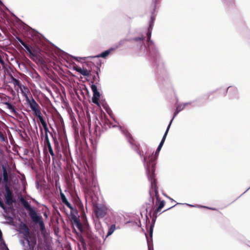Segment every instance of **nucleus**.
I'll use <instances>...</instances> for the list:
<instances>
[{
  "label": "nucleus",
  "instance_id": "f257e3e1",
  "mask_svg": "<svg viewBox=\"0 0 250 250\" xmlns=\"http://www.w3.org/2000/svg\"><path fill=\"white\" fill-rule=\"evenodd\" d=\"M161 148L157 147L156 150L155 155L153 153H147L144 157L143 162L146 169V173L147 175L148 180L151 186L149 190L150 201V202L146 208V211L149 214H151L154 205V196L156 199V203L159 201V196L158 188L157 187L156 180L154 178V171L155 163V161L159 155Z\"/></svg>",
  "mask_w": 250,
  "mask_h": 250
},
{
  "label": "nucleus",
  "instance_id": "f03ea898",
  "mask_svg": "<svg viewBox=\"0 0 250 250\" xmlns=\"http://www.w3.org/2000/svg\"><path fill=\"white\" fill-rule=\"evenodd\" d=\"M20 89L25 97L27 104L33 113L41 109L40 106L31 95L29 89L26 85H23Z\"/></svg>",
  "mask_w": 250,
  "mask_h": 250
},
{
  "label": "nucleus",
  "instance_id": "7ed1b4c3",
  "mask_svg": "<svg viewBox=\"0 0 250 250\" xmlns=\"http://www.w3.org/2000/svg\"><path fill=\"white\" fill-rule=\"evenodd\" d=\"M158 0H152V4L153 7V12H152V15L151 16L150 21L149 22V26L148 27L147 31L146 33V36L147 37L148 39V43L149 46L150 45H153V42L150 40L151 33L153 27L154 26V22L155 19V15H154V13L155 11V9L156 8L157 6V3Z\"/></svg>",
  "mask_w": 250,
  "mask_h": 250
},
{
  "label": "nucleus",
  "instance_id": "20e7f679",
  "mask_svg": "<svg viewBox=\"0 0 250 250\" xmlns=\"http://www.w3.org/2000/svg\"><path fill=\"white\" fill-rule=\"evenodd\" d=\"M21 201L24 208L28 211L29 215L33 222L35 223H40L41 221V218L37 214L35 209L31 207L28 202L23 198H21Z\"/></svg>",
  "mask_w": 250,
  "mask_h": 250
},
{
  "label": "nucleus",
  "instance_id": "39448f33",
  "mask_svg": "<svg viewBox=\"0 0 250 250\" xmlns=\"http://www.w3.org/2000/svg\"><path fill=\"white\" fill-rule=\"evenodd\" d=\"M98 185L97 180L93 173L85 176L84 187L87 191L92 190L93 188H96Z\"/></svg>",
  "mask_w": 250,
  "mask_h": 250
},
{
  "label": "nucleus",
  "instance_id": "423d86ee",
  "mask_svg": "<svg viewBox=\"0 0 250 250\" xmlns=\"http://www.w3.org/2000/svg\"><path fill=\"white\" fill-rule=\"evenodd\" d=\"M34 115L39 119L40 123L42 124L43 129L44 130L45 134H48V133L51 135L52 137H53V134L52 132H49L48 128L47 127V124L45 120L43 119V116H42L41 109L33 113Z\"/></svg>",
  "mask_w": 250,
  "mask_h": 250
},
{
  "label": "nucleus",
  "instance_id": "0eeeda50",
  "mask_svg": "<svg viewBox=\"0 0 250 250\" xmlns=\"http://www.w3.org/2000/svg\"><path fill=\"white\" fill-rule=\"evenodd\" d=\"M93 210L95 215L98 218H103L106 213L107 208L102 204H97L94 206Z\"/></svg>",
  "mask_w": 250,
  "mask_h": 250
},
{
  "label": "nucleus",
  "instance_id": "6e6552de",
  "mask_svg": "<svg viewBox=\"0 0 250 250\" xmlns=\"http://www.w3.org/2000/svg\"><path fill=\"white\" fill-rule=\"evenodd\" d=\"M4 187L6 191V193L4 195V197L6 200V203L8 205H12L14 202L12 192L10 190L7 184L5 185Z\"/></svg>",
  "mask_w": 250,
  "mask_h": 250
},
{
  "label": "nucleus",
  "instance_id": "1a4fd4ad",
  "mask_svg": "<svg viewBox=\"0 0 250 250\" xmlns=\"http://www.w3.org/2000/svg\"><path fill=\"white\" fill-rule=\"evenodd\" d=\"M91 90L93 93V97L92 98V102L98 105H99V99L100 97V92L98 91L97 87L95 84H92L91 86Z\"/></svg>",
  "mask_w": 250,
  "mask_h": 250
},
{
  "label": "nucleus",
  "instance_id": "9d476101",
  "mask_svg": "<svg viewBox=\"0 0 250 250\" xmlns=\"http://www.w3.org/2000/svg\"><path fill=\"white\" fill-rule=\"evenodd\" d=\"M3 104L6 106V108L9 110L11 114L16 115L18 114L14 106L8 102H5L3 103Z\"/></svg>",
  "mask_w": 250,
  "mask_h": 250
},
{
  "label": "nucleus",
  "instance_id": "9b49d317",
  "mask_svg": "<svg viewBox=\"0 0 250 250\" xmlns=\"http://www.w3.org/2000/svg\"><path fill=\"white\" fill-rule=\"evenodd\" d=\"M61 198L62 202L65 205L69 208L71 210H74V208L70 204V203L67 201L65 195L61 191L60 192Z\"/></svg>",
  "mask_w": 250,
  "mask_h": 250
},
{
  "label": "nucleus",
  "instance_id": "f8f14e48",
  "mask_svg": "<svg viewBox=\"0 0 250 250\" xmlns=\"http://www.w3.org/2000/svg\"><path fill=\"white\" fill-rule=\"evenodd\" d=\"M145 37H138V38H134L133 39H124L120 41L119 42V45H122L124 44L125 42L128 41V42H131V41H135V42H139L140 43L143 42L144 40L145 39Z\"/></svg>",
  "mask_w": 250,
  "mask_h": 250
},
{
  "label": "nucleus",
  "instance_id": "ddd939ff",
  "mask_svg": "<svg viewBox=\"0 0 250 250\" xmlns=\"http://www.w3.org/2000/svg\"><path fill=\"white\" fill-rule=\"evenodd\" d=\"M27 36L32 41L35 42V39L38 36V33L32 29H30L27 32Z\"/></svg>",
  "mask_w": 250,
  "mask_h": 250
},
{
  "label": "nucleus",
  "instance_id": "4468645a",
  "mask_svg": "<svg viewBox=\"0 0 250 250\" xmlns=\"http://www.w3.org/2000/svg\"><path fill=\"white\" fill-rule=\"evenodd\" d=\"M170 126H171V123H169V124H168V126L167 127V129H166V130L165 131V134H164V136H163V137L162 138V139L161 142L160 143V144H159V146H158V147H159L160 148H162V146H163L164 145V142L165 141V140H166V137L167 136V134L168 133V132L169 131V128L170 127Z\"/></svg>",
  "mask_w": 250,
  "mask_h": 250
},
{
  "label": "nucleus",
  "instance_id": "2eb2a0df",
  "mask_svg": "<svg viewBox=\"0 0 250 250\" xmlns=\"http://www.w3.org/2000/svg\"><path fill=\"white\" fill-rule=\"evenodd\" d=\"M170 126H171V123H169V124H168V126L167 127V129H166V130L165 131V134H164V136H163V137L162 138V139L161 142L160 143V144H159V146H158V147H159L160 148H162V146H163L164 145V142L165 141V140H166V137L167 136V134L168 133V132L169 131V128L170 127Z\"/></svg>",
  "mask_w": 250,
  "mask_h": 250
},
{
  "label": "nucleus",
  "instance_id": "dca6fc26",
  "mask_svg": "<svg viewBox=\"0 0 250 250\" xmlns=\"http://www.w3.org/2000/svg\"><path fill=\"white\" fill-rule=\"evenodd\" d=\"M114 50H115L114 48H110L109 49H107V50L104 51L102 53L97 55L96 56H95V57L105 58L111 53V51H112Z\"/></svg>",
  "mask_w": 250,
  "mask_h": 250
},
{
  "label": "nucleus",
  "instance_id": "f3484780",
  "mask_svg": "<svg viewBox=\"0 0 250 250\" xmlns=\"http://www.w3.org/2000/svg\"><path fill=\"white\" fill-rule=\"evenodd\" d=\"M73 225L80 231H82L83 227L79 220L76 217L73 218Z\"/></svg>",
  "mask_w": 250,
  "mask_h": 250
},
{
  "label": "nucleus",
  "instance_id": "a211bd4d",
  "mask_svg": "<svg viewBox=\"0 0 250 250\" xmlns=\"http://www.w3.org/2000/svg\"><path fill=\"white\" fill-rule=\"evenodd\" d=\"M76 70L77 72L84 76L89 77L90 75V71L87 70V69L80 67L77 68Z\"/></svg>",
  "mask_w": 250,
  "mask_h": 250
},
{
  "label": "nucleus",
  "instance_id": "6ab92c4d",
  "mask_svg": "<svg viewBox=\"0 0 250 250\" xmlns=\"http://www.w3.org/2000/svg\"><path fill=\"white\" fill-rule=\"evenodd\" d=\"M120 129V130L122 132V133L125 136L128 141L130 142V143H132L131 142V137L130 133L125 130H124L121 126H118Z\"/></svg>",
  "mask_w": 250,
  "mask_h": 250
},
{
  "label": "nucleus",
  "instance_id": "aec40b11",
  "mask_svg": "<svg viewBox=\"0 0 250 250\" xmlns=\"http://www.w3.org/2000/svg\"><path fill=\"white\" fill-rule=\"evenodd\" d=\"M116 229V225L115 224L111 225L108 228V232L106 236H105L104 240L107 238L109 236L111 235Z\"/></svg>",
  "mask_w": 250,
  "mask_h": 250
},
{
  "label": "nucleus",
  "instance_id": "412c9836",
  "mask_svg": "<svg viewBox=\"0 0 250 250\" xmlns=\"http://www.w3.org/2000/svg\"><path fill=\"white\" fill-rule=\"evenodd\" d=\"M23 46L25 48V51L29 54L31 58L36 57V55L32 52L29 46L25 44L24 46Z\"/></svg>",
  "mask_w": 250,
  "mask_h": 250
},
{
  "label": "nucleus",
  "instance_id": "4be33fe9",
  "mask_svg": "<svg viewBox=\"0 0 250 250\" xmlns=\"http://www.w3.org/2000/svg\"><path fill=\"white\" fill-rule=\"evenodd\" d=\"M191 103L190 102V103H185L183 104H179L177 106L176 108L178 109L179 111H181L186 107V105L189 104Z\"/></svg>",
  "mask_w": 250,
  "mask_h": 250
},
{
  "label": "nucleus",
  "instance_id": "5701e85b",
  "mask_svg": "<svg viewBox=\"0 0 250 250\" xmlns=\"http://www.w3.org/2000/svg\"><path fill=\"white\" fill-rule=\"evenodd\" d=\"M164 204H165V203H164V201H161L160 204H159V206L158 207L157 209L154 210V212H156L159 211L161 209H162L164 207Z\"/></svg>",
  "mask_w": 250,
  "mask_h": 250
},
{
  "label": "nucleus",
  "instance_id": "b1692460",
  "mask_svg": "<svg viewBox=\"0 0 250 250\" xmlns=\"http://www.w3.org/2000/svg\"><path fill=\"white\" fill-rule=\"evenodd\" d=\"M14 83L15 84V85H16V86H18L19 88H20L23 85L21 84L20 82V81H19L18 80L16 79H14Z\"/></svg>",
  "mask_w": 250,
  "mask_h": 250
},
{
  "label": "nucleus",
  "instance_id": "393cba45",
  "mask_svg": "<svg viewBox=\"0 0 250 250\" xmlns=\"http://www.w3.org/2000/svg\"><path fill=\"white\" fill-rule=\"evenodd\" d=\"M2 172H3V177H8V173H7V169H6V167L4 166H2Z\"/></svg>",
  "mask_w": 250,
  "mask_h": 250
},
{
  "label": "nucleus",
  "instance_id": "a878e982",
  "mask_svg": "<svg viewBox=\"0 0 250 250\" xmlns=\"http://www.w3.org/2000/svg\"><path fill=\"white\" fill-rule=\"evenodd\" d=\"M105 123L107 124V126L109 127H115L117 126L116 125H112V123L109 121L108 120H105Z\"/></svg>",
  "mask_w": 250,
  "mask_h": 250
},
{
  "label": "nucleus",
  "instance_id": "bb28decb",
  "mask_svg": "<svg viewBox=\"0 0 250 250\" xmlns=\"http://www.w3.org/2000/svg\"><path fill=\"white\" fill-rule=\"evenodd\" d=\"M0 243H1V244H3L4 246H6V244H5L3 239H2V232L0 229Z\"/></svg>",
  "mask_w": 250,
  "mask_h": 250
},
{
  "label": "nucleus",
  "instance_id": "cd10ccee",
  "mask_svg": "<svg viewBox=\"0 0 250 250\" xmlns=\"http://www.w3.org/2000/svg\"><path fill=\"white\" fill-rule=\"evenodd\" d=\"M179 112H180V111H179L178 109L176 108L175 111L174 112V116H173V118H172V119L170 120L169 123H171V124H172L173 120H174L175 117L176 116V115L178 114V113Z\"/></svg>",
  "mask_w": 250,
  "mask_h": 250
},
{
  "label": "nucleus",
  "instance_id": "c85d7f7f",
  "mask_svg": "<svg viewBox=\"0 0 250 250\" xmlns=\"http://www.w3.org/2000/svg\"><path fill=\"white\" fill-rule=\"evenodd\" d=\"M49 139L48 137V134H44V145L49 142Z\"/></svg>",
  "mask_w": 250,
  "mask_h": 250
},
{
  "label": "nucleus",
  "instance_id": "c756f323",
  "mask_svg": "<svg viewBox=\"0 0 250 250\" xmlns=\"http://www.w3.org/2000/svg\"><path fill=\"white\" fill-rule=\"evenodd\" d=\"M17 40L22 45V46H24V45L26 44L22 39H21L19 37H17Z\"/></svg>",
  "mask_w": 250,
  "mask_h": 250
},
{
  "label": "nucleus",
  "instance_id": "7c9ffc66",
  "mask_svg": "<svg viewBox=\"0 0 250 250\" xmlns=\"http://www.w3.org/2000/svg\"><path fill=\"white\" fill-rule=\"evenodd\" d=\"M44 146H45V147H47V148H48V149H50V148H52V146H51V143H50V142H48V143H46V144H44Z\"/></svg>",
  "mask_w": 250,
  "mask_h": 250
},
{
  "label": "nucleus",
  "instance_id": "2f4dec72",
  "mask_svg": "<svg viewBox=\"0 0 250 250\" xmlns=\"http://www.w3.org/2000/svg\"><path fill=\"white\" fill-rule=\"evenodd\" d=\"M48 151H49L50 154H51V155L52 157H54L55 156V154H54V153L53 152L52 148L49 149Z\"/></svg>",
  "mask_w": 250,
  "mask_h": 250
},
{
  "label": "nucleus",
  "instance_id": "473e14b6",
  "mask_svg": "<svg viewBox=\"0 0 250 250\" xmlns=\"http://www.w3.org/2000/svg\"><path fill=\"white\" fill-rule=\"evenodd\" d=\"M3 182L5 183V185L6 184L7 185V182L8 181V177H3Z\"/></svg>",
  "mask_w": 250,
  "mask_h": 250
},
{
  "label": "nucleus",
  "instance_id": "72a5a7b5",
  "mask_svg": "<svg viewBox=\"0 0 250 250\" xmlns=\"http://www.w3.org/2000/svg\"><path fill=\"white\" fill-rule=\"evenodd\" d=\"M0 207L2 208L4 210H5V208L3 202L0 200Z\"/></svg>",
  "mask_w": 250,
  "mask_h": 250
},
{
  "label": "nucleus",
  "instance_id": "f704fd0d",
  "mask_svg": "<svg viewBox=\"0 0 250 250\" xmlns=\"http://www.w3.org/2000/svg\"><path fill=\"white\" fill-rule=\"evenodd\" d=\"M0 139L2 141H4L5 140L4 137L3 135L2 134V133L0 131Z\"/></svg>",
  "mask_w": 250,
  "mask_h": 250
},
{
  "label": "nucleus",
  "instance_id": "c9c22d12",
  "mask_svg": "<svg viewBox=\"0 0 250 250\" xmlns=\"http://www.w3.org/2000/svg\"><path fill=\"white\" fill-rule=\"evenodd\" d=\"M152 233H153V228H152V226H151L150 227V229H149V234H150V236L151 237H152Z\"/></svg>",
  "mask_w": 250,
  "mask_h": 250
},
{
  "label": "nucleus",
  "instance_id": "e433bc0d",
  "mask_svg": "<svg viewBox=\"0 0 250 250\" xmlns=\"http://www.w3.org/2000/svg\"><path fill=\"white\" fill-rule=\"evenodd\" d=\"M198 207H201V208H209V209H212V210H215V208H208V207H206L205 206H197Z\"/></svg>",
  "mask_w": 250,
  "mask_h": 250
},
{
  "label": "nucleus",
  "instance_id": "4c0bfd02",
  "mask_svg": "<svg viewBox=\"0 0 250 250\" xmlns=\"http://www.w3.org/2000/svg\"><path fill=\"white\" fill-rule=\"evenodd\" d=\"M186 205H187V206H189V207H196V206H195L192 205L188 204H186Z\"/></svg>",
  "mask_w": 250,
  "mask_h": 250
},
{
  "label": "nucleus",
  "instance_id": "58836bf2",
  "mask_svg": "<svg viewBox=\"0 0 250 250\" xmlns=\"http://www.w3.org/2000/svg\"><path fill=\"white\" fill-rule=\"evenodd\" d=\"M73 58L75 60H77L78 61V59L79 58L78 57H74ZM79 59H82L81 58H79Z\"/></svg>",
  "mask_w": 250,
  "mask_h": 250
},
{
  "label": "nucleus",
  "instance_id": "ea45409f",
  "mask_svg": "<svg viewBox=\"0 0 250 250\" xmlns=\"http://www.w3.org/2000/svg\"><path fill=\"white\" fill-rule=\"evenodd\" d=\"M0 5H3V3L1 0H0Z\"/></svg>",
  "mask_w": 250,
  "mask_h": 250
},
{
  "label": "nucleus",
  "instance_id": "a19ab883",
  "mask_svg": "<svg viewBox=\"0 0 250 250\" xmlns=\"http://www.w3.org/2000/svg\"><path fill=\"white\" fill-rule=\"evenodd\" d=\"M108 114H109V115H110V112H111V111L110 109H109V111H107Z\"/></svg>",
  "mask_w": 250,
  "mask_h": 250
},
{
  "label": "nucleus",
  "instance_id": "79ce46f5",
  "mask_svg": "<svg viewBox=\"0 0 250 250\" xmlns=\"http://www.w3.org/2000/svg\"><path fill=\"white\" fill-rule=\"evenodd\" d=\"M148 250H150V245L148 244Z\"/></svg>",
  "mask_w": 250,
  "mask_h": 250
},
{
  "label": "nucleus",
  "instance_id": "37998d69",
  "mask_svg": "<svg viewBox=\"0 0 250 250\" xmlns=\"http://www.w3.org/2000/svg\"><path fill=\"white\" fill-rule=\"evenodd\" d=\"M250 188H250H249L247 190H246V191H245L243 193H245V192H246L248 190H249Z\"/></svg>",
  "mask_w": 250,
  "mask_h": 250
},
{
  "label": "nucleus",
  "instance_id": "c03bdc74",
  "mask_svg": "<svg viewBox=\"0 0 250 250\" xmlns=\"http://www.w3.org/2000/svg\"><path fill=\"white\" fill-rule=\"evenodd\" d=\"M168 198H169L170 200H172V201H174L172 199H171V198H170V197H168Z\"/></svg>",
  "mask_w": 250,
  "mask_h": 250
},
{
  "label": "nucleus",
  "instance_id": "a18cd8bd",
  "mask_svg": "<svg viewBox=\"0 0 250 250\" xmlns=\"http://www.w3.org/2000/svg\"><path fill=\"white\" fill-rule=\"evenodd\" d=\"M148 51H149L150 52V47H149L148 49Z\"/></svg>",
  "mask_w": 250,
  "mask_h": 250
},
{
  "label": "nucleus",
  "instance_id": "49530a36",
  "mask_svg": "<svg viewBox=\"0 0 250 250\" xmlns=\"http://www.w3.org/2000/svg\"><path fill=\"white\" fill-rule=\"evenodd\" d=\"M5 247H6V250H9V249H8V248L7 247V246H5Z\"/></svg>",
  "mask_w": 250,
  "mask_h": 250
},
{
  "label": "nucleus",
  "instance_id": "de8ad7c7",
  "mask_svg": "<svg viewBox=\"0 0 250 250\" xmlns=\"http://www.w3.org/2000/svg\"><path fill=\"white\" fill-rule=\"evenodd\" d=\"M1 178H0V183L1 182Z\"/></svg>",
  "mask_w": 250,
  "mask_h": 250
},
{
  "label": "nucleus",
  "instance_id": "09e8293b",
  "mask_svg": "<svg viewBox=\"0 0 250 250\" xmlns=\"http://www.w3.org/2000/svg\"><path fill=\"white\" fill-rule=\"evenodd\" d=\"M35 74H36V75H37L39 76V75H38V73H37L36 72L35 73Z\"/></svg>",
  "mask_w": 250,
  "mask_h": 250
}]
</instances>
